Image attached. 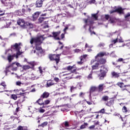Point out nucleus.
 Wrapping results in <instances>:
<instances>
[{"instance_id": "58", "label": "nucleus", "mask_w": 130, "mask_h": 130, "mask_svg": "<svg viewBox=\"0 0 130 130\" xmlns=\"http://www.w3.org/2000/svg\"><path fill=\"white\" fill-rule=\"evenodd\" d=\"M123 59L122 58H120L118 59V61H122Z\"/></svg>"}, {"instance_id": "47", "label": "nucleus", "mask_w": 130, "mask_h": 130, "mask_svg": "<svg viewBox=\"0 0 130 130\" xmlns=\"http://www.w3.org/2000/svg\"><path fill=\"white\" fill-rule=\"evenodd\" d=\"M54 81H55V82H56L57 83L59 81V79L57 77H55L54 78Z\"/></svg>"}, {"instance_id": "40", "label": "nucleus", "mask_w": 130, "mask_h": 130, "mask_svg": "<svg viewBox=\"0 0 130 130\" xmlns=\"http://www.w3.org/2000/svg\"><path fill=\"white\" fill-rule=\"evenodd\" d=\"M123 112H127V109L125 106H123L122 108Z\"/></svg>"}, {"instance_id": "5", "label": "nucleus", "mask_w": 130, "mask_h": 130, "mask_svg": "<svg viewBox=\"0 0 130 130\" xmlns=\"http://www.w3.org/2000/svg\"><path fill=\"white\" fill-rule=\"evenodd\" d=\"M101 75L100 76V80H103L104 77L106 76V73L108 72V67L107 66H102L101 67Z\"/></svg>"}, {"instance_id": "31", "label": "nucleus", "mask_w": 130, "mask_h": 130, "mask_svg": "<svg viewBox=\"0 0 130 130\" xmlns=\"http://www.w3.org/2000/svg\"><path fill=\"white\" fill-rule=\"evenodd\" d=\"M43 101L42 99H39L37 101V103H38L39 105H43V103H42Z\"/></svg>"}, {"instance_id": "16", "label": "nucleus", "mask_w": 130, "mask_h": 130, "mask_svg": "<svg viewBox=\"0 0 130 130\" xmlns=\"http://www.w3.org/2000/svg\"><path fill=\"white\" fill-rule=\"evenodd\" d=\"M63 124H64V126L62 125V127H64L65 129H71V128L70 127V124H69V122L68 121H65L63 123Z\"/></svg>"}, {"instance_id": "14", "label": "nucleus", "mask_w": 130, "mask_h": 130, "mask_svg": "<svg viewBox=\"0 0 130 130\" xmlns=\"http://www.w3.org/2000/svg\"><path fill=\"white\" fill-rule=\"evenodd\" d=\"M67 70L68 71H71V73H75L76 71H77V69L75 68V65L73 66H68L67 67Z\"/></svg>"}, {"instance_id": "45", "label": "nucleus", "mask_w": 130, "mask_h": 130, "mask_svg": "<svg viewBox=\"0 0 130 130\" xmlns=\"http://www.w3.org/2000/svg\"><path fill=\"white\" fill-rule=\"evenodd\" d=\"M76 87L74 86H71L70 88L71 92H73L74 90L76 89Z\"/></svg>"}, {"instance_id": "19", "label": "nucleus", "mask_w": 130, "mask_h": 130, "mask_svg": "<svg viewBox=\"0 0 130 130\" xmlns=\"http://www.w3.org/2000/svg\"><path fill=\"white\" fill-rule=\"evenodd\" d=\"M53 85H54V83L50 80L47 82V87H51Z\"/></svg>"}, {"instance_id": "17", "label": "nucleus", "mask_w": 130, "mask_h": 130, "mask_svg": "<svg viewBox=\"0 0 130 130\" xmlns=\"http://www.w3.org/2000/svg\"><path fill=\"white\" fill-rule=\"evenodd\" d=\"M95 90H96V87L92 86V87H90V91H89L90 99H91V94H92V93H93V92H94V91H95Z\"/></svg>"}, {"instance_id": "34", "label": "nucleus", "mask_w": 130, "mask_h": 130, "mask_svg": "<svg viewBox=\"0 0 130 130\" xmlns=\"http://www.w3.org/2000/svg\"><path fill=\"white\" fill-rule=\"evenodd\" d=\"M11 98H12V99H13L14 100H17V98H18V96H17V95H16V94H12Z\"/></svg>"}, {"instance_id": "51", "label": "nucleus", "mask_w": 130, "mask_h": 130, "mask_svg": "<svg viewBox=\"0 0 130 130\" xmlns=\"http://www.w3.org/2000/svg\"><path fill=\"white\" fill-rule=\"evenodd\" d=\"M89 128L90 129H92L93 128H95V126L94 125H92L89 127Z\"/></svg>"}, {"instance_id": "24", "label": "nucleus", "mask_w": 130, "mask_h": 130, "mask_svg": "<svg viewBox=\"0 0 130 130\" xmlns=\"http://www.w3.org/2000/svg\"><path fill=\"white\" fill-rule=\"evenodd\" d=\"M49 103H50V101L49 100H47L46 101H45V102L43 103V108H45V106H44L45 105H47L48 104H49Z\"/></svg>"}, {"instance_id": "55", "label": "nucleus", "mask_w": 130, "mask_h": 130, "mask_svg": "<svg viewBox=\"0 0 130 130\" xmlns=\"http://www.w3.org/2000/svg\"><path fill=\"white\" fill-rule=\"evenodd\" d=\"M87 55H83V56H81V57H82V59L83 60V58H86L87 57Z\"/></svg>"}, {"instance_id": "22", "label": "nucleus", "mask_w": 130, "mask_h": 130, "mask_svg": "<svg viewBox=\"0 0 130 130\" xmlns=\"http://www.w3.org/2000/svg\"><path fill=\"white\" fill-rule=\"evenodd\" d=\"M23 70H21V72H24V71H26V70H29L30 69V66L28 65H24L22 67Z\"/></svg>"}, {"instance_id": "41", "label": "nucleus", "mask_w": 130, "mask_h": 130, "mask_svg": "<svg viewBox=\"0 0 130 130\" xmlns=\"http://www.w3.org/2000/svg\"><path fill=\"white\" fill-rule=\"evenodd\" d=\"M74 52H75V53H79V52H81V50L79 49H76L74 50Z\"/></svg>"}, {"instance_id": "36", "label": "nucleus", "mask_w": 130, "mask_h": 130, "mask_svg": "<svg viewBox=\"0 0 130 130\" xmlns=\"http://www.w3.org/2000/svg\"><path fill=\"white\" fill-rule=\"evenodd\" d=\"M63 99H64V100H67V101H71V100H72V98H69V96H64L63 98Z\"/></svg>"}, {"instance_id": "30", "label": "nucleus", "mask_w": 130, "mask_h": 130, "mask_svg": "<svg viewBox=\"0 0 130 130\" xmlns=\"http://www.w3.org/2000/svg\"><path fill=\"white\" fill-rule=\"evenodd\" d=\"M88 125V123H84V124L81 125L80 126V129H83L84 128H86V127Z\"/></svg>"}, {"instance_id": "57", "label": "nucleus", "mask_w": 130, "mask_h": 130, "mask_svg": "<svg viewBox=\"0 0 130 130\" xmlns=\"http://www.w3.org/2000/svg\"><path fill=\"white\" fill-rule=\"evenodd\" d=\"M61 37L62 39H63V38H64V34H62L61 35Z\"/></svg>"}, {"instance_id": "53", "label": "nucleus", "mask_w": 130, "mask_h": 130, "mask_svg": "<svg viewBox=\"0 0 130 130\" xmlns=\"http://www.w3.org/2000/svg\"><path fill=\"white\" fill-rule=\"evenodd\" d=\"M37 120H38V123H40V120H41V119L39 117H38V118L37 119Z\"/></svg>"}, {"instance_id": "12", "label": "nucleus", "mask_w": 130, "mask_h": 130, "mask_svg": "<svg viewBox=\"0 0 130 130\" xmlns=\"http://www.w3.org/2000/svg\"><path fill=\"white\" fill-rule=\"evenodd\" d=\"M116 42H120V43H122L123 42V40H122V38L121 37L118 36L117 39L113 40L112 41V43H113L114 44H115Z\"/></svg>"}, {"instance_id": "27", "label": "nucleus", "mask_w": 130, "mask_h": 130, "mask_svg": "<svg viewBox=\"0 0 130 130\" xmlns=\"http://www.w3.org/2000/svg\"><path fill=\"white\" fill-rule=\"evenodd\" d=\"M99 66V62H96L95 65H93L92 68V70H98V67Z\"/></svg>"}, {"instance_id": "25", "label": "nucleus", "mask_w": 130, "mask_h": 130, "mask_svg": "<svg viewBox=\"0 0 130 130\" xmlns=\"http://www.w3.org/2000/svg\"><path fill=\"white\" fill-rule=\"evenodd\" d=\"M28 110L30 113H34V112L36 110V108H32V107H28Z\"/></svg>"}, {"instance_id": "60", "label": "nucleus", "mask_w": 130, "mask_h": 130, "mask_svg": "<svg viewBox=\"0 0 130 130\" xmlns=\"http://www.w3.org/2000/svg\"><path fill=\"white\" fill-rule=\"evenodd\" d=\"M110 22L111 24H113V23H114V21L111 20V19H110Z\"/></svg>"}, {"instance_id": "6", "label": "nucleus", "mask_w": 130, "mask_h": 130, "mask_svg": "<svg viewBox=\"0 0 130 130\" xmlns=\"http://www.w3.org/2000/svg\"><path fill=\"white\" fill-rule=\"evenodd\" d=\"M15 64H16V63L13 62L11 65L6 67V71H5L6 76H8V73L11 72V70L13 71H17V70H18V68L14 67V66H15Z\"/></svg>"}, {"instance_id": "9", "label": "nucleus", "mask_w": 130, "mask_h": 130, "mask_svg": "<svg viewBox=\"0 0 130 130\" xmlns=\"http://www.w3.org/2000/svg\"><path fill=\"white\" fill-rule=\"evenodd\" d=\"M32 11V9L28 6V5H26L25 6V9L24 8H22L21 10V12L23 14H26V13H28V14H30L31 13V11Z\"/></svg>"}, {"instance_id": "61", "label": "nucleus", "mask_w": 130, "mask_h": 130, "mask_svg": "<svg viewBox=\"0 0 130 130\" xmlns=\"http://www.w3.org/2000/svg\"><path fill=\"white\" fill-rule=\"evenodd\" d=\"M39 69L40 74H42L43 71L41 70L40 67H39Z\"/></svg>"}, {"instance_id": "29", "label": "nucleus", "mask_w": 130, "mask_h": 130, "mask_svg": "<svg viewBox=\"0 0 130 130\" xmlns=\"http://www.w3.org/2000/svg\"><path fill=\"white\" fill-rule=\"evenodd\" d=\"M112 75L114 78H118L119 77V73H117L116 72H112Z\"/></svg>"}, {"instance_id": "62", "label": "nucleus", "mask_w": 130, "mask_h": 130, "mask_svg": "<svg viewBox=\"0 0 130 130\" xmlns=\"http://www.w3.org/2000/svg\"><path fill=\"white\" fill-rule=\"evenodd\" d=\"M28 8H32V7H33V6H34V4H30L29 5H27Z\"/></svg>"}, {"instance_id": "56", "label": "nucleus", "mask_w": 130, "mask_h": 130, "mask_svg": "<svg viewBox=\"0 0 130 130\" xmlns=\"http://www.w3.org/2000/svg\"><path fill=\"white\" fill-rule=\"evenodd\" d=\"M68 29H69V27H68V26H66L64 29H63V31L64 32V33H66V31H67V30H68Z\"/></svg>"}, {"instance_id": "1", "label": "nucleus", "mask_w": 130, "mask_h": 130, "mask_svg": "<svg viewBox=\"0 0 130 130\" xmlns=\"http://www.w3.org/2000/svg\"><path fill=\"white\" fill-rule=\"evenodd\" d=\"M45 35H43L41 36L40 37L38 38H32L30 40L31 44H35L36 45V50L34 51V53H37V54H39V53H42V48H41V43H42V41L44 40V39H46L47 37H53V35H50L48 37H45ZM37 51V52H36Z\"/></svg>"}, {"instance_id": "64", "label": "nucleus", "mask_w": 130, "mask_h": 130, "mask_svg": "<svg viewBox=\"0 0 130 130\" xmlns=\"http://www.w3.org/2000/svg\"><path fill=\"white\" fill-rule=\"evenodd\" d=\"M51 123H56V121L55 120H52L51 121Z\"/></svg>"}, {"instance_id": "8", "label": "nucleus", "mask_w": 130, "mask_h": 130, "mask_svg": "<svg viewBox=\"0 0 130 130\" xmlns=\"http://www.w3.org/2000/svg\"><path fill=\"white\" fill-rule=\"evenodd\" d=\"M123 10H125V9H122L121 7H119L114 10L111 11L110 14H113V13H116V12L119 13V14H123Z\"/></svg>"}, {"instance_id": "37", "label": "nucleus", "mask_w": 130, "mask_h": 130, "mask_svg": "<svg viewBox=\"0 0 130 130\" xmlns=\"http://www.w3.org/2000/svg\"><path fill=\"white\" fill-rule=\"evenodd\" d=\"M56 55H49V58L51 60H53V58H54V57H56Z\"/></svg>"}, {"instance_id": "21", "label": "nucleus", "mask_w": 130, "mask_h": 130, "mask_svg": "<svg viewBox=\"0 0 130 130\" xmlns=\"http://www.w3.org/2000/svg\"><path fill=\"white\" fill-rule=\"evenodd\" d=\"M53 60H55L56 63H58L59 61V55H56V57H54Z\"/></svg>"}, {"instance_id": "50", "label": "nucleus", "mask_w": 130, "mask_h": 130, "mask_svg": "<svg viewBox=\"0 0 130 130\" xmlns=\"http://www.w3.org/2000/svg\"><path fill=\"white\" fill-rule=\"evenodd\" d=\"M15 64L17 67H22V65L19 62H15Z\"/></svg>"}, {"instance_id": "39", "label": "nucleus", "mask_w": 130, "mask_h": 130, "mask_svg": "<svg viewBox=\"0 0 130 130\" xmlns=\"http://www.w3.org/2000/svg\"><path fill=\"white\" fill-rule=\"evenodd\" d=\"M87 79L88 80H93V76H92V73H90L88 76H87Z\"/></svg>"}, {"instance_id": "28", "label": "nucleus", "mask_w": 130, "mask_h": 130, "mask_svg": "<svg viewBox=\"0 0 130 130\" xmlns=\"http://www.w3.org/2000/svg\"><path fill=\"white\" fill-rule=\"evenodd\" d=\"M109 97L107 95H104L102 98V101L106 102L108 100Z\"/></svg>"}, {"instance_id": "7", "label": "nucleus", "mask_w": 130, "mask_h": 130, "mask_svg": "<svg viewBox=\"0 0 130 130\" xmlns=\"http://www.w3.org/2000/svg\"><path fill=\"white\" fill-rule=\"evenodd\" d=\"M117 85L120 87V88H121L122 91H127V89H126V87H128V85H124V84L122 82H118Z\"/></svg>"}, {"instance_id": "10", "label": "nucleus", "mask_w": 130, "mask_h": 130, "mask_svg": "<svg viewBox=\"0 0 130 130\" xmlns=\"http://www.w3.org/2000/svg\"><path fill=\"white\" fill-rule=\"evenodd\" d=\"M17 24L23 28H25L26 25V23H25V21H24V19H19L17 21Z\"/></svg>"}, {"instance_id": "59", "label": "nucleus", "mask_w": 130, "mask_h": 130, "mask_svg": "<svg viewBox=\"0 0 130 130\" xmlns=\"http://www.w3.org/2000/svg\"><path fill=\"white\" fill-rule=\"evenodd\" d=\"M104 112H105L104 109H102L100 111V112H101V113H104Z\"/></svg>"}, {"instance_id": "33", "label": "nucleus", "mask_w": 130, "mask_h": 130, "mask_svg": "<svg viewBox=\"0 0 130 130\" xmlns=\"http://www.w3.org/2000/svg\"><path fill=\"white\" fill-rule=\"evenodd\" d=\"M104 85V84H100L99 86V91H103V86Z\"/></svg>"}, {"instance_id": "20", "label": "nucleus", "mask_w": 130, "mask_h": 130, "mask_svg": "<svg viewBox=\"0 0 130 130\" xmlns=\"http://www.w3.org/2000/svg\"><path fill=\"white\" fill-rule=\"evenodd\" d=\"M49 96V93L45 92L41 95L42 98H47Z\"/></svg>"}, {"instance_id": "38", "label": "nucleus", "mask_w": 130, "mask_h": 130, "mask_svg": "<svg viewBox=\"0 0 130 130\" xmlns=\"http://www.w3.org/2000/svg\"><path fill=\"white\" fill-rule=\"evenodd\" d=\"M46 125H47V122H44L41 124L39 125V126H42V127H43L44 126H45Z\"/></svg>"}, {"instance_id": "44", "label": "nucleus", "mask_w": 130, "mask_h": 130, "mask_svg": "<svg viewBox=\"0 0 130 130\" xmlns=\"http://www.w3.org/2000/svg\"><path fill=\"white\" fill-rule=\"evenodd\" d=\"M96 3V1L95 0H91L88 2V4H95Z\"/></svg>"}, {"instance_id": "63", "label": "nucleus", "mask_w": 130, "mask_h": 130, "mask_svg": "<svg viewBox=\"0 0 130 130\" xmlns=\"http://www.w3.org/2000/svg\"><path fill=\"white\" fill-rule=\"evenodd\" d=\"M75 26H72V27L70 28V30H75Z\"/></svg>"}, {"instance_id": "11", "label": "nucleus", "mask_w": 130, "mask_h": 130, "mask_svg": "<svg viewBox=\"0 0 130 130\" xmlns=\"http://www.w3.org/2000/svg\"><path fill=\"white\" fill-rule=\"evenodd\" d=\"M52 34H53V37L54 39H55V40H60V39H59V38L57 37L58 36V35H59V34H60V31H53L52 32Z\"/></svg>"}, {"instance_id": "15", "label": "nucleus", "mask_w": 130, "mask_h": 130, "mask_svg": "<svg viewBox=\"0 0 130 130\" xmlns=\"http://www.w3.org/2000/svg\"><path fill=\"white\" fill-rule=\"evenodd\" d=\"M39 15H40V12H37L32 15V21H36L37 19H38V17H39Z\"/></svg>"}, {"instance_id": "3", "label": "nucleus", "mask_w": 130, "mask_h": 130, "mask_svg": "<svg viewBox=\"0 0 130 130\" xmlns=\"http://www.w3.org/2000/svg\"><path fill=\"white\" fill-rule=\"evenodd\" d=\"M21 43H15L13 45L11 46V49H13L16 51V54H13L12 55H9L8 56V60L9 62H11L13 59H14V57H16V58H19V56L21 55L23 53V52L21 51Z\"/></svg>"}, {"instance_id": "54", "label": "nucleus", "mask_w": 130, "mask_h": 130, "mask_svg": "<svg viewBox=\"0 0 130 130\" xmlns=\"http://www.w3.org/2000/svg\"><path fill=\"white\" fill-rule=\"evenodd\" d=\"M21 84H22V83L20 81H18V82H16V85L17 86H20V85H21Z\"/></svg>"}, {"instance_id": "42", "label": "nucleus", "mask_w": 130, "mask_h": 130, "mask_svg": "<svg viewBox=\"0 0 130 130\" xmlns=\"http://www.w3.org/2000/svg\"><path fill=\"white\" fill-rule=\"evenodd\" d=\"M85 94V93L84 92H80V93L79 94V97H82V98H83Z\"/></svg>"}, {"instance_id": "26", "label": "nucleus", "mask_w": 130, "mask_h": 130, "mask_svg": "<svg viewBox=\"0 0 130 130\" xmlns=\"http://www.w3.org/2000/svg\"><path fill=\"white\" fill-rule=\"evenodd\" d=\"M26 26H27V27H28L30 29H32V28H34V26L33 25V24L30 22H26Z\"/></svg>"}, {"instance_id": "2", "label": "nucleus", "mask_w": 130, "mask_h": 130, "mask_svg": "<svg viewBox=\"0 0 130 130\" xmlns=\"http://www.w3.org/2000/svg\"><path fill=\"white\" fill-rule=\"evenodd\" d=\"M98 13L96 14H93L91 15V17L87 19H84V21L85 23V25L84 26V29H87L88 28L89 29V31L91 34H96L94 31L92 32V30H93V23H94V20H97L98 19Z\"/></svg>"}, {"instance_id": "35", "label": "nucleus", "mask_w": 130, "mask_h": 130, "mask_svg": "<svg viewBox=\"0 0 130 130\" xmlns=\"http://www.w3.org/2000/svg\"><path fill=\"white\" fill-rule=\"evenodd\" d=\"M80 61H77V63L78 64H82L83 63V58H82V57H80Z\"/></svg>"}, {"instance_id": "13", "label": "nucleus", "mask_w": 130, "mask_h": 130, "mask_svg": "<svg viewBox=\"0 0 130 130\" xmlns=\"http://www.w3.org/2000/svg\"><path fill=\"white\" fill-rule=\"evenodd\" d=\"M43 5V1L37 0L35 5L36 8H41Z\"/></svg>"}, {"instance_id": "52", "label": "nucleus", "mask_w": 130, "mask_h": 130, "mask_svg": "<svg viewBox=\"0 0 130 130\" xmlns=\"http://www.w3.org/2000/svg\"><path fill=\"white\" fill-rule=\"evenodd\" d=\"M105 19L106 20H108L109 19V15H105Z\"/></svg>"}, {"instance_id": "49", "label": "nucleus", "mask_w": 130, "mask_h": 130, "mask_svg": "<svg viewBox=\"0 0 130 130\" xmlns=\"http://www.w3.org/2000/svg\"><path fill=\"white\" fill-rule=\"evenodd\" d=\"M1 86H3L4 88H6L7 87V85L5 84V82H2L1 84Z\"/></svg>"}, {"instance_id": "18", "label": "nucleus", "mask_w": 130, "mask_h": 130, "mask_svg": "<svg viewBox=\"0 0 130 130\" xmlns=\"http://www.w3.org/2000/svg\"><path fill=\"white\" fill-rule=\"evenodd\" d=\"M125 20V21H129L130 19V12H128L127 14H126L124 16Z\"/></svg>"}, {"instance_id": "4", "label": "nucleus", "mask_w": 130, "mask_h": 130, "mask_svg": "<svg viewBox=\"0 0 130 130\" xmlns=\"http://www.w3.org/2000/svg\"><path fill=\"white\" fill-rule=\"evenodd\" d=\"M104 55H105V53L104 52L99 53L95 56V60H96V61H98L99 63L100 62L101 64H103L105 63V62H106V60H105V59L101 58L103 56H104Z\"/></svg>"}, {"instance_id": "46", "label": "nucleus", "mask_w": 130, "mask_h": 130, "mask_svg": "<svg viewBox=\"0 0 130 130\" xmlns=\"http://www.w3.org/2000/svg\"><path fill=\"white\" fill-rule=\"evenodd\" d=\"M39 112H40V113H44V112H45V110L41 109L40 110H39Z\"/></svg>"}, {"instance_id": "32", "label": "nucleus", "mask_w": 130, "mask_h": 130, "mask_svg": "<svg viewBox=\"0 0 130 130\" xmlns=\"http://www.w3.org/2000/svg\"><path fill=\"white\" fill-rule=\"evenodd\" d=\"M44 20H45V18L44 17H40L39 18L38 21H39V23H42L43 21H44Z\"/></svg>"}, {"instance_id": "48", "label": "nucleus", "mask_w": 130, "mask_h": 130, "mask_svg": "<svg viewBox=\"0 0 130 130\" xmlns=\"http://www.w3.org/2000/svg\"><path fill=\"white\" fill-rule=\"evenodd\" d=\"M17 130H24V129H23V126H19L18 127Z\"/></svg>"}, {"instance_id": "23", "label": "nucleus", "mask_w": 130, "mask_h": 130, "mask_svg": "<svg viewBox=\"0 0 130 130\" xmlns=\"http://www.w3.org/2000/svg\"><path fill=\"white\" fill-rule=\"evenodd\" d=\"M12 24V21L11 20H8L6 21V28H9L10 25Z\"/></svg>"}, {"instance_id": "43", "label": "nucleus", "mask_w": 130, "mask_h": 130, "mask_svg": "<svg viewBox=\"0 0 130 130\" xmlns=\"http://www.w3.org/2000/svg\"><path fill=\"white\" fill-rule=\"evenodd\" d=\"M104 45H105V44L103 43H101L98 46L99 47H103L104 46Z\"/></svg>"}]
</instances>
